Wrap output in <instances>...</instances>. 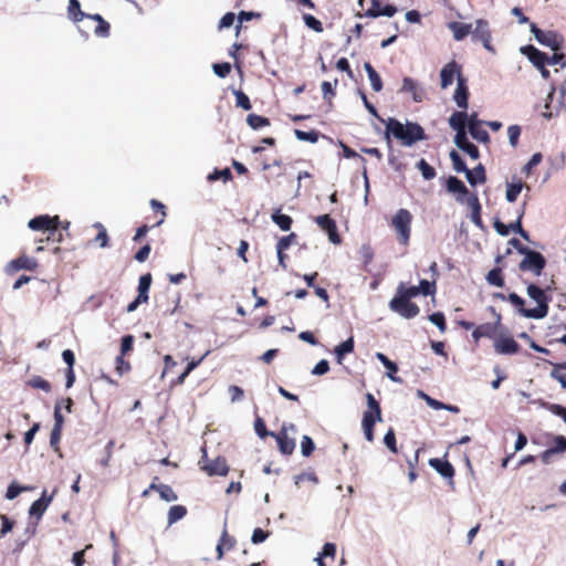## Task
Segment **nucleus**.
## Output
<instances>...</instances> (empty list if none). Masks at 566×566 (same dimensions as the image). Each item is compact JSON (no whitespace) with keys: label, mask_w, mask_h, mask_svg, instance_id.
<instances>
[{"label":"nucleus","mask_w":566,"mask_h":566,"mask_svg":"<svg viewBox=\"0 0 566 566\" xmlns=\"http://www.w3.org/2000/svg\"><path fill=\"white\" fill-rule=\"evenodd\" d=\"M547 291H549V287L544 290L534 283H530L527 285V295L536 303V306L533 308H526L525 300L514 292L507 295V301L516 307L522 316L541 319L546 317L549 311V302L552 301V297L547 294Z\"/></svg>","instance_id":"nucleus-1"},{"label":"nucleus","mask_w":566,"mask_h":566,"mask_svg":"<svg viewBox=\"0 0 566 566\" xmlns=\"http://www.w3.org/2000/svg\"><path fill=\"white\" fill-rule=\"evenodd\" d=\"M390 136L400 140L403 146H412L417 142L427 139L424 129L418 123L402 124L396 118H389L386 123L385 137L388 143H390Z\"/></svg>","instance_id":"nucleus-2"},{"label":"nucleus","mask_w":566,"mask_h":566,"mask_svg":"<svg viewBox=\"0 0 566 566\" xmlns=\"http://www.w3.org/2000/svg\"><path fill=\"white\" fill-rule=\"evenodd\" d=\"M367 410L364 411L361 427L367 441L373 442L375 438L374 427L376 422L382 420L381 408L375 397L368 392L366 395Z\"/></svg>","instance_id":"nucleus-3"},{"label":"nucleus","mask_w":566,"mask_h":566,"mask_svg":"<svg viewBox=\"0 0 566 566\" xmlns=\"http://www.w3.org/2000/svg\"><path fill=\"white\" fill-rule=\"evenodd\" d=\"M412 214L408 209H399L392 217L390 226L397 234V240L402 245H408L411 237Z\"/></svg>","instance_id":"nucleus-4"},{"label":"nucleus","mask_w":566,"mask_h":566,"mask_svg":"<svg viewBox=\"0 0 566 566\" xmlns=\"http://www.w3.org/2000/svg\"><path fill=\"white\" fill-rule=\"evenodd\" d=\"M523 255L524 258L518 264L520 271L531 272L534 275L539 276L546 266V259L544 255L531 249L523 253Z\"/></svg>","instance_id":"nucleus-5"},{"label":"nucleus","mask_w":566,"mask_h":566,"mask_svg":"<svg viewBox=\"0 0 566 566\" xmlns=\"http://www.w3.org/2000/svg\"><path fill=\"white\" fill-rule=\"evenodd\" d=\"M531 32L534 34L538 43L552 49L553 51H558L563 46L564 38L555 31H544L535 23H531Z\"/></svg>","instance_id":"nucleus-6"},{"label":"nucleus","mask_w":566,"mask_h":566,"mask_svg":"<svg viewBox=\"0 0 566 566\" xmlns=\"http://www.w3.org/2000/svg\"><path fill=\"white\" fill-rule=\"evenodd\" d=\"M389 307L392 312L408 319L416 317L420 312V308L416 303L398 295L390 300Z\"/></svg>","instance_id":"nucleus-7"},{"label":"nucleus","mask_w":566,"mask_h":566,"mask_svg":"<svg viewBox=\"0 0 566 566\" xmlns=\"http://www.w3.org/2000/svg\"><path fill=\"white\" fill-rule=\"evenodd\" d=\"M397 11L398 9L394 4H382L380 0H371L370 7L364 13L358 12L356 15L358 18H378L380 15L391 18Z\"/></svg>","instance_id":"nucleus-8"},{"label":"nucleus","mask_w":566,"mask_h":566,"mask_svg":"<svg viewBox=\"0 0 566 566\" xmlns=\"http://www.w3.org/2000/svg\"><path fill=\"white\" fill-rule=\"evenodd\" d=\"M151 281L153 277L150 273L143 274L139 277L138 295L132 303L128 304L127 312H134L140 304L148 302V291L150 289Z\"/></svg>","instance_id":"nucleus-9"},{"label":"nucleus","mask_w":566,"mask_h":566,"mask_svg":"<svg viewBox=\"0 0 566 566\" xmlns=\"http://www.w3.org/2000/svg\"><path fill=\"white\" fill-rule=\"evenodd\" d=\"M471 33H472L473 41H481L483 43V46L490 52L495 51L491 43V40H492L491 30H490L489 22L486 20H484V19L476 20L475 29Z\"/></svg>","instance_id":"nucleus-10"},{"label":"nucleus","mask_w":566,"mask_h":566,"mask_svg":"<svg viewBox=\"0 0 566 566\" xmlns=\"http://www.w3.org/2000/svg\"><path fill=\"white\" fill-rule=\"evenodd\" d=\"M39 266V262L36 259L31 258L27 254H21L20 256L11 260L6 268L7 273L13 274L21 270L27 271H35Z\"/></svg>","instance_id":"nucleus-11"},{"label":"nucleus","mask_w":566,"mask_h":566,"mask_svg":"<svg viewBox=\"0 0 566 566\" xmlns=\"http://www.w3.org/2000/svg\"><path fill=\"white\" fill-rule=\"evenodd\" d=\"M317 226L328 234V239L334 244L340 243V235L337 230L336 221L329 214H322L315 218Z\"/></svg>","instance_id":"nucleus-12"},{"label":"nucleus","mask_w":566,"mask_h":566,"mask_svg":"<svg viewBox=\"0 0 566 566\" xmlns=\"http://www.w3.org/2000/svg\"><path fill=\"white\" fill-rule=\"evenodd\" d=\"M54 224H60L59 216L50 217L49 214H41L31 219L28 223L31 230L41 231L43 234L49 230H54Z\"/></svg>","instance_id":"nucleus-13"},{"label":"nucleus","mask_w":566,"mask_h":566,"mask_svg":"<svg viewBox=\"0 0 566 566\" xmlns=\"http://www.w3.org/2000/svg\"><path fill=\"white\" fill-rule=\"evenodd\" d=\"M459 74H462L460 64H458L455 61L447 63L440 72L441 88H448L453 83L455 77L457 80L459 78Z\"/></svg>","instance_id":"nucleus-14"},{"label":"nucleus","mask_w":566,"mask_h":566,"mask_svg":"<svg viewBox=\"0 0 566 566\" xmlns=\"http://www.w3.org/2000/svg\"><path fill=\"white\" fill-rule=\"evenodd\" d=\"M494 349L500 355H514L518 353L520 345L512 336H499L494 340Z\"/></svg>","instance_id":"nucleus-15"},{"label":"nucleus","mask_w":566,"mask_h":566,"mask_svg":"<svg viewBox=\"0 0 566 566\" xmlns=\"http://www.w3.org/2000/svg\"><path fill=\"white\" fill-rule=\"evenodd\" d=\"M201 469L209 475H220L226 476L229 472V465L227 463L226 458L223 457H217L213 460H208L207 463H205Z\"/></svg>","instance_id":"nucleus-16"},{"label":"nucleus","mask_w":566,"mask_h":566,"mask_svg":"<svg viewBox=\"0 0 566 566\" xmlns=\"http://www.w3.org/2000/svg\"><path fill=\"white\" fill-rule=\"evenodd\" d=\"M521 52L533 63V65L537 69H543V65H546L548 61V55L534 45H525L521 48Z\"/></svg>","instance_id":"nucleus-17"},{"label":"nucleus","mask_w":566,"mask_h":566,"mask_svg":"<svg viewBox=\"0 0 566 566\" xmlns=\"http://www.w3.org/2000/svg\"><path fill=\"white\" fill-rule=\"evenodd\" d=\"M453 98L460 108H463V109L468 108L469 88L467 85V78L463 76V74H459L457 88H455Z\"/></svg>","instance_id":"nucleus-18"},{"label":"nucleus","mask_w":566,"mask_h":566,"mask_svg":"<svg viewBox=\"0 0 566 566\" xmlns=\"http://www.w3.org/2000/svg\"><path fill=\"white\" fill-rule=\"evenodd\" d=\"M447 190L450 193L457 195L455 199L457 201L463 203L464 197L469 195V189L467 186L457 177L450 176L447 180Z\"/></svg>","instance_id":"nucleus-19"},{"label":"nucleus","mask_w":566,"mask_h":566,"mask_svg":"<svg viewBox=\"0 0 566 566\" xmlns=\"http://www.w3.org/2000/svg\"><path fill=\"white\" fill-rule=\"evenodd\" d=\"M271 436L276 439L279 450L281 451V453L285 455H290L293 453L295 449V441L294 439L289 438L284 428L277 433L271 432Z\"/></svg>","instance_id":"nucleus-20"},{"label":"nucleus","mask_w":566,"mask_h":566,"mask_svg":"<svg viewBox=\"0 0 566 566\" xmlns=\"http://www.w3.org/2000/svg\"><path fill=\"white\" fill-rule=\"evenodd\" d=\"M336 545L334 543H326L323 546L322 553L315 558L318 566H337L335 565ZM339 566V565H338Z\"/></svg>","instance_id":"nucleus-21"},{"label":"nucleus","mask_w":566,"mask_h":566,"mask_svg":"<svg viewBox=\"0 0 566 566\" xmlns=\"http://www.w3.org/2000/svg\"><path fill=\"white\" fill-rule=\"evenodd\" d=\"M454 144L463 151H465L472 159L480 158L479 148L469 142L467 133L464 134H455Z\"/></svg>","instance_id":"nucleus-22"},{"label":"nucleus","mask_w":566,"mask_h":566,"mask_svg":"<svg viewBox=\"0 0 566 566\" xmlns=\"http://www.w3.org/2000/svg\"><path fill=\"white\" fill-rule=\"evenodd\" d=\"M52 500L53 495H48L46 491H43L41 497L31 504L29 514L40 520L44 512L46 511L50 503L52 502Z\"/></svg>","instance_id":"nucleus-23"},{"label":"nucleus","mask_w":566,"mask_h":566,"mask_svg":"<svg viewBox=\"0 0 566 566\" xmlns=\"http://www.w3.org/2000/svg\"><path fill=\"white\" fill-rule=\"evenodd\" d=\"M429 464L443 478L452 479L454 475V468L447 460H441L439 458H432L429 460Z\"/></svg>","instance_id":"nucleus-24"},{"label":"nucleus","mask_w":566,"mask_h":566,"mask_svg":"<svg viewBox=\"0 0 566 566\" xmlns=\"http://www.w3.org/2000/svg\"><path fill=\"white\" fill-rule=\"evenodd\" d=\"M401 92L410 93L415 102H422L424 92L419 87L418 83L411 77H405L402 81Z\"/></svg>","instance_id":"nucleus-25"},{"label":"nucleus","mask_w":566,"mask_h":566,"mask_svg":"<svg viewBox=\"0 0 566 566\" xmlns=\"http://www.w3.org/2000/svg\"><path fill=\"white\" fill-rule=\"evenodd\" d=\"M467 180L471 186H476L478 184H484L486 181L485 168L482 164H479L473 169H467L465 171Z\"/></svg>","instance_id":"nucleus-26"},{"label":"nucleus","mask_w":566,"mask_h":566,"mask_svg":"<svg viewBox=\"0 0 566 566\" xmlns=\"http://www.w3.org/2000/svg\"><path fill=\"white\" fill-rule=\"evenodd\" d=\"M490 311L496 316V321L494 323L481 324L478 327L484 337L495 338V336L497 334V328L501 324V315L499 313H496V311L493 306L490 307Z\"/></svg>","instance_id":"nucleus-27"},{"label":"nucleus","mask_w":566,"mask_h":566,"mask_svg":"<svg viewBox=\"0 0 566 566\" xmlns=\"http://www.w3.org/2000/svg\"><path fill=\"white\" fill-rule=\"evenodd\" d=\"M467 120L468 114L465 112H454L449 118V124L455 130V134H464L467 133Z\"/></svg>","instance_id":"nucleus-28"},{"label":"nucleus","mask_w":566,"mask_h":566,"mask_svg":"<svg viewBox=\"0 0 566 566\" xmlns=\"http://www.w3.org/2000/svg\"><path fill=\"white\" fill-rule=\"evenodd\" d=\"M448 28L452 31L453 38L457 41H462L472 32V25L458 21L450 22Z\"/></svg>","instance_id":"nucleus-29"},{"label":"nucleus","mask_w":566,"mask_h":566,"mask_svg":"<svg viewBox=\"0 0 566 566\" xmlns=\"http://www.w3.org/2000/svg\"><path fill=\"white\" fill-rule=\"evenodd\" d=\"M376 358L386 367L388 370L387 376L395 382H401V378L397 377L398 366L391 361L385 354L376 353Z\"/></svg>","instance_id":"nucleus-30"},{"label":"nucleus","mask_w":566,"mask_h":566,"mask_svg":"<svg viewBox=\"0 0 566 566\" xmlns=\"http://www.w3.org/2000/svg\"><path fill=\"white\" fill-rule=\"evenodd\" d=\"M468 129L471 136L478 140L479 143L488 144L490 143L489 133L482 128L481 122H473L468 124Z\"/></svg>","instance_id":"nucleus-31"},{"label":"nucleus","mask_w":566,"mask_h":566,"mask_svg":"<svg viewBox=\"0 0 566 566\" xmlns=\"http://www.w3.org/2000/svg\"><path fill=\"white\" fill-rule=\"evenodd\" d=\"M272 221L282 230L289 231L292 227L293 220L290 216L281 213V210L277 209L272 213Z\"/></svg>","instance_id":"nucleus-32"},{"label":"nucleus","mask_w":566,"mask_h":566,"mask_svg":"<svg viewBox=\"0 0 566 566\" xmlns=\"http://www.w3.org/2000/svg\"><path fill=\"white\" fill-rule=\"evenodd\" d=\"M365 71L368 75V78L371 83V87L375 92H380L382 90V81L380 75L376 72V70L373 67V65L369 62H366Z\"/></svg>","instance_id":"nucleus-33"},{"label":"nucleus","mask_w":566,"mask_h":566,"mask_svg":"<svg viewBox=\"0 0 566 566\" xmlns=\"http://www.w3.org/2000/svg\"><path fill=\"white\" fill-rule=\"evenodd\" d=\"M354 350V337H349L345 342L337 345L334 349V354L336 356L337 363L342 364V360L346 354H349Z\"/></svg>","instance_id":"nucleus-34"},{"label":"nucleus","mask_w":566,"mask_h":566,"mask_svg":"<svg viewBox=\"0 0 566 566\" xmlns=\"http://www.w3.org/2000/svg\"><path fill=\"white\" fill-rule=\"evenodd\" d=\"M93 228L97 230V234L93 239V242L98 244L101 248L108 247L109 238L106 228L101 222H95Z\"/></svg>","instance_id":"nucleus-35"},{"label":"nucleus","mask_w":566,"mask_h":566,"mask_svg":"<svg viewBox=\"0 0 566 566\" xmlns=\"http://www.w3.org/2000/svg\"><path fill=\"white\" fill-rule=\"evenodd\" d=\"M67 13L70 19L74 22H80L86 17V13L81 10L78 0H70Z\"/></svg>","instance_id":"nucleus-36"},{"label":"nucleus","mask_w":566,"mask_h":566,"mask_svg":"<svg viewBox=\"0 0 566 566\" xmlns=\"http://www.w3.org/2000/svg\"><path fill=\"white\" fill-rule=\"evenodd\" d=\"M247 123L252 129H260L262 127L270 126L271 124L268 117L258 114H249L247 116Z\"/></svg>","instance_id":"nucleus-37"},{"label":"nucleus","mask_w":566,"mask_h":566,"mask_svg":"<svg viewBox=\"0 0 566 566\" xmlns=\"http://www.w3.org/2000/svg\"><path fill=\"white\" fill-rule=\"evenodd\" d=\"M486 281H488V283L490 285H494V286H497V287H503L505 282H504V276H503V273H502V269L501 268L492 269L486 274Z\"/></svg>","instance_id":"nucleus-38"},{"label":"nucleus","mask_w":566,"mask_h":566,"mask_svg":"<svg viewBox=\"0 0 566 566\" xmlns=\"http://www.w3.org/2000/svg\"><path fill=\"white\" fill-rule=\"evenodd\" d=\"M524 187V182L522 180H518L517 182H511L506 186V200L510 202H514L518 195L521 193L522 189Z\"/></svg>","instance_id":"nucleus-39"},{"label":"nucleus","mask_w":566,"mask_h":566,"mask_svg":"<svg viewBox=\"0 0 566 566\" xmlns=\"http://www.w3.org/2000/svg\"><path fill=\"white\" fill-rule=\"evenodd\" d=\"M187 514V509L184 505H174L168 511V524H174L184 518Z\"/></svg>","instance_id":"nucleus-40"},{"label":"nucleus","mask_w":566,"mask_h":566,"mask_svg":"<svg viewBox=\"0 0 566 566\" xmlns=\"http://www.w3.org/2000/svg\"><path fill=\"white\" fill-rule=\"evenodd\" d=\"M28 386L34 389H41L45 392H50L52 389L51 384L42 378L41 376H33L31 379L28 380Z\"/></svg>","instance_id":"nucleus-41"},{"label":"nucleus","mask_w":566,"mask_h":566,"mask_svg":"<svg viewBox=\"0 0 566 566\" xmlns=\"http://www.w3.org/2000/svg\"><path fill=\"white\" fill-rule=\"evenodd\" d=\"M416 166L420 170L423 179L426 180H431L437 175L436 169L432 166H430L424 159H420Z\"/></svg>","instance_id":"nucleus-42"},{"label":"nucleus","mask_w":566,"mask_h":566,"mask_svg":"<svg viewBox=\"0 0 566 566\" xmlns=\"http://www.w3.org/2000/svg\"><path fill=\"white\" fill-rule=\"evenodd\" d=\"M302 18H303L305 25L308 29H311L317 33H322L324 31L323 23L318 19H316L314 15H312L310 13H304Z\"/></svg>","instance_id":"nucleus-43"},{"label":"nucleus","mask_w":566,"mask_h":566,"mask_svg":"<svg viewBox=\"0 0 566 566\" xmlns=\"http://www.w3.org/2000/svg\"><path fill=\"white\" fill-rule=\"evenodd\" d=\"M295 136L298 140L308 142L312 144H315L318 142L319 133L315 129H312L310 132H304L301 129H295Z\"/></svg>","instance_id":"nucleus-44"},{"label":"nucleus","mask_w":566,"mask_h":566,"mask_svg":"<svg viewBox=\"0 0 566 566\" xmlns=\"http://www.w3.org/2000/svg\"><path fill=\"white\" fill-rule=\"evenodd\" d=\"M150 206H151L154 212L156 214H159V219L156 220V222L153 224V227H158V226H160L165 221V218H166V207H165L164 203H161L160 201H158L156 199H151L150 200Z\"/></svg>","instance_id":"nucleus-45"},{"label":"nucleus","mask_w":566,"mask_h":566,"mask_svg":"<svg viewBox=\"0 0 566 566\" xmlns=\"http://www.w3.org/2000/svg\"><path fill=\"white\" fill-rule=\"evenodd\" d=\"M549 365L553 366V369L551 371V377L555 380H557L564 389H566V374L560 373L563 367H557L559 363H553L551 360H545Z\"/></svg>","instance_id":"nucleus-46"},{"label":"nucleus","mask_w":566,"mask_h":566,"mask_svg":"<svg viewBox=\"0 0 566 566\" xmlns=\"http://www.w3.org/2000/svg\"><path fill=\"white\" fill-rule=\"evenodd\" d=\"M524 216V211H521L517 216V219L514 222L509 224L510 231L518 233L523 239L530 240L528 232L525 231L522 227V218Z\"/></svg>","instance_id":"nucleus-47"},{"label":"nucleus","mask_w":566,"mask_h":566,"mask_svg":"<svg viewBox=\"0 0 566 566\" xmlns=\"http://www.w3.org/2000/svg\"><path fill=\"white\" fill-rule=\"evenodd\" d=\"M450 159L452 161L453 169L457 172H464L465 174L468 167H467L464 160L462 159V157L460 156V154L457 150H451L450 151Z\"/></svg>","instance_id":"nucleus-48"},{"label":"nucleus","mask_w":566,"mask_h":566,"mask_svg":"<svg viewBox=\"0 0 566 566\" xmlns=\"http://www.w3.org/2000/svg\"><path fill=\"white\" fill-rule=\"evenodd\" d=\"M159 496L161 500L166 502H174L178 499L176 492L168 484L160 483L159 486Z\"/></svg>","instance_id":"nucleus-49"},{"label":"nucleus","mask_w":566,"mask_h":566,"mask_svg":"<svg viewBox=\"0 0 566 566\" xmlns=\"http://www.w3.org/2000/svg\"><path fill=\"white\" fill-rule=\"evenodd\" d=\"M234 96H235V105L238 107H241L244 111H250L252 108L251 101L244 92H242L240 90L234 91Z\"/></svg>","instance_id":"nucleus-50"},{"label":"nucleus","mask_w":566,"mask_h":566,"mask_svg":"<svg viewBox=\"0 0 566 566\" xmlns=\"http://www.w3.org/2000/svg\"><path fill=\"white\" fill-rule=\"evenodd\" d=\"M397 295L410 301L412 297L419 295L417 286L406 287L402 283L398 286Z\"/></svg>","instance_id":"nucleus-51"},{"label":"nucleus","mask_w":566,"mask_h":566,"mask_svg":"<svg viewBox=\"0 0 566 566\" xmlns=\"http://www.w3.org/2000/svg\"><path fill=\"white\" fill-rule=\"evenodd\" d=\"M219 179H222L223 181H229L232 179V172L229 168H224L221 170L214 169L213 172H211L208 176L209 181H217Z\"/></svg>","instance_id":"nucleus-52"},{"label":"nucleus","mask_w":566,"mask_h":566,"mask_svg":"<svg viewBox=\"0 0 566 566\" xmlns=\"http://www.w3.org/2000/svg\"><path fill=\"white\" fill-rule=\"evenodd\" d=\"M429 321L434 324L441 333L447 331L446 317L442 312H436L429 315Z\"/></svg>","instance_id":"nucleus-53"},{"label":"nucleus","mask_w":566,"mask_h":566,"mask_svg":"<svg viewBox=\"0 0 566 566\" xmlns=\"http://www.w3.org/2000/svg\"><path fill=\"white\" fill-rule=\"evenodd\" d=\"M418 287L419 294L424 296L433 295L436 293V283L428 280H421Z\"/></svg>","instance_id":"nucleus-54"},{"label":"nucleus","mask_w":566,"mask_h":566,"mask_svg":"<svg viewBox=\"0 0 566 566\" xmlns=\"http://www.w3.org/2000/svg\"><path fill=\"white\" fill-rule=\"evenodd\" d=\"M296 233L291 232L290 234L279 239L276 248H281V250H287L292 244L296 243Z\"/></svg>","instance_id":"nucleus-55"},{"label":"nucleus","mask_w":566,"mask_h":566,"mask_svg":"<svg viewBox=\"0 0 566 566\" xmlns=\"http://www.w3.org/2000/svg\"><path fill=\"white\" fill-rule=\"evenodd\" d=\"M315 449V444L311 437L303 436L301 441V451L304 457H310Z\"/></svg>","instance_id":"nucleus-56"},{"label":"nucleus","mask_w":566,"mask_h":566,"mask_svg":"<svg viewBox=\"0 0 566 566\" xmlns=\"http://www.w3.org/2000/svg\"><path fill=\"white\" fill-rule=\"evenodd\" d=\"M553 446L549 449L555 453H564L566 451V438L564 436H556L553 441Z\"/></svg>","instance_id":"nucleus-57"},{"label":"nucleus","mask_w":566,"mask_h":566,"mask_svg":"<svg viewBox=\"0 0 566 566\" xmlns=\"http://www.w3.org/2000/svg\"><path fill=\"white\" fill-rule=\"evenodd\" d=\"M135 338L133 335H125L120 342V355L125 356L133 350Z\"/></svg>","instance_id":"nucleus-58"},{"label":"nucleus","mask_w":566,"mask_h":566,"mask_svg":"<svg viewBox=\"0 0 566 566\" xmlns=\"http://www.w3.org/2000/svg\"><path fill=\"white\" fill-rule=\"evenodd\" d=\"M544 407L555 416L560 417L566 423V407L558 403H545Z\"/></svg>","instance_id":"nucleus-59"},{"label":"nucleus","mask_w":566,"mask_h":566,"mask_svg":"<svg viewBox=\"0 0 566 566\" xmlns=\"http://www.w3.org/2000/svg\"><path fill=\"white\" fill-rule=\"evenodd\" d=\"M359 253H360V258H361V261L365 266H367L368 264L371 263V261L374 259V250L369 244H364L360 248Z\"/></svg>","instance_id":"nucleus-60"},{"label":"nucleus","mask_w":566,"mask_h":566,"mask_svg":"<svg viewBox=\"0 0 566 566\" xmlns=\"http://www.w3.org/2000/svg\"><path fill=\"white\" fill-rule=\"evenodd\" d=\"M509 140L512 147H516L521 136V127L518 125H511L507 128Z\"/></svg>","instance_id":"nucleus-61"},{"label":"nucleus","mask_w":566,"mask_h":566,"mask_svg":"<svg viewBox=\"0 0 566 566\" xmlns=\"http://www.w3.org/2000/svg\"><path fill=\"white\" fill-rule=\"evenodd\" d=\"M384 443L391 452L397 453L396 434L392 428H389V430L386 432L384 437Z\"/></svg>","instance_id":"nucleus-62"},{"label":"nucleus","mask_w":566,"mask_h":566,"mask_svg":"<svg viewBox=\"0 0 566 566\" xmlns=\"http://www.w3.org/2000/svg\"><path fill=\"white\" fill-rule=\"evenodd\" d=\"M115 369L119 376L130 370L129 361L125 360L124 356L118 355L115 359Z\"/></svg>","instance_id":"nucleus-63"},{"label":"nucleus","mask_w":566,"mask_h":566,"mask_svg":"<svg viewBox=\"0 0 566 566\" xmlns=\"http://www.w3.org/2000/svg\"><path fill=\"white\" fill-rule=\"evenodd\" d=\"M212 69L216 75H218L219 77H226L231 72V64L228 62L216 63L213 64Z\"/></svg>","instance_id":"nucleus-64"}]
</instances>
